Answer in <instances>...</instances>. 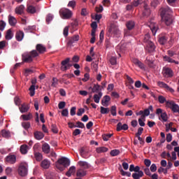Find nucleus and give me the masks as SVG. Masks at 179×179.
<instances>
[{"mask_svg": "<svg viewBox=\"0 0 179 179\" xmlns=\"http://www.w3.org/2000/svg\"><path fill=\"white\" fill-rule=\"evenodd\" d=\"M143 132V128L139 127L138 129L137 133L136 134V136H141V135H142Z\"/></svg>", "mask_w": 179, "mask_h": 179, "instance_id": "nucleus-64", "label": "nucleus"}, {"mask_svg": "<svg viewBox=\"0 0 179 179\" xmlns=\"http://www.w3.org/2000/svg\"><path fill=\"white\" fill-rule=\"evenodd\" d=\"M6 44H8V42H6V41H0V50H3L5 47H6Z\"/></svg>", "mask_w": 179, "mask_h": 179, "instance_id": "nucleus-57", "label": "nucleus"}, {"mask_svg": "<svg viewBox=\"0 0 179 179\" xmlns=\"http://www.w3.org/2000/svg\"><path fill=\"white\" fill-rule=\"evenodd\" d=\"M76 176L77 177H85V176H86V172L82 169H78Z\"/></svg>", "mask_w": 179, "mask_h": 179, "instance_id": "nucleus-45", "label": "nucleus"}, {"mask_svg": "<svg viewBox=\"0 0 179 179\" xmlns=\"http://www.w3.org/2000/svg\"><path fill=\"white\" fill-rule=\"evenodd\" d=\"M5 27H6V22L3 20H0V31H3Z\"/></svg>", "mask_w": 179, "mask_h": 179, "instance_id": "nucleus-49", "label": "nucleus"}, {"mask_svg": "<svg viewBox=\"0 0 179 179\" xmlns=\"http://www.w3.org/2000/svg\"><path fill=\"white\" fill-rule=\"evenodd\" d=\"M110 113L112 115L115 116L117 115V106H113L110 108Z\"/></svg>", "mask_w": 179, "mask_h": 179, "instance_id": "nucleus-52", "label": "nucleus"}, {"mask_svg": "<svg viewBox=\"0 0 179 179\" xmlns=\"http://www.w3.org/2000/svg\"><path fill=\"white\" fill-rule=\"evenodd\" d=\"M157 85L159 87H162L164 89H166V90H168V92H171V93H173L174 90L171 87H170L167 84H166L164 82L159 81L157 83Z\"/></svg>", "mask_w": 179, "mask_h": 179, "instance_id": "nucleus-13", "label": "nucleus"}, {"mask_svg": "<svg viewBox=\"0 0 179 179\" xmlns=\"http://www.w3.org/2000/svg\"><path fill=\"white\" fill-rule=\"evenodd\" d=\"M83 114H85V108H79L77 112V115L82 117Z\"/></svg>", "mask_w": 179, "mask_h": 179, "instance_id": "nucleus-61", "label": "nucleus"}, {"mask_svg": "<svg viewBox=\"0 0 179 179\" xmlns=\"http://www.w3.org/2000/svg\"><path fill=\"white\" fill-rule=\"evenodd\" d=\"M143 16L144 17H149L150 16V8L146 3H144V10L143 11Z\"/></svg>", "mask_w": 179, "mask_h": 179, "instance_id": "nucleus-15", "label": "nucleus"}, {"mask_svg": "<svg viewBox=\"0 0 179 179\" xmlns=\"http://www.w3.org/2000/svg\"><path fill=\"white\" fill-rule=\"evenodd\" d=\"M71 58L67 57L66 59L62 61L60 67L61 71H63V72H65L66 71H68V69H70L71 66H73V64H71Z\"/></svg>", "mask_w": 179, "mask_h": 179, "instance_id": "nucleus-6", "label": "nucleus"}, {"mask_svg": "<svg viewBox=\"0 0 179 179\" xmlns=\"http://www.w3.org/2000/svg\"><path fill=\"white\" fill-rule=\"evenodd\" d=\"M27 12L28 13L34 14L37 12V7L34 6L33 5H27Z\"/></svg>", "mask_w": 179, "mask_h": 179, "instance_id": "nucleus-20", "label": "nucleus"}, {"mask_svg": "<svg viewBox=\"0 0 179 179\" xmlns=\"http://www.w3.org/2000/svg\"><path fill=\"white\" fill-rule=\"evenodd\" d=\"M87 153H89V150H87V148L83 147L80 149V155L84 159H87V157L86 156Z\"/></svg>", "mask_w": 179, "mask_h": 179, "instance_id": "nucleus-24", "label": "nucleus"}, {"mask_svg": "<svg viewBox=\"0 0 179 179\" xmlns=\"http://www.w3.org/2000/svg\"><path fill=\"white\" fill-rule=\"evenodd\" d=\"M7 163H10V164H15L16 163V156L15 155H8L5 159Z\"/></svg>", "mask_w": 179, "mask_h": 179, "instance_id": "nucleus-17", "label": "nucleus"}, {"mask_svg": "<svg viewBox=\"0 0 179 179\" xmlns=\"http://www.w3.org/2000/svg\"><path fill=\"white\" fill-rule=\"evenodd\" d=\"M59 15L62 19H71L72 17V11L68 8H61Z\"/></svg>", "mask_w": 179, "mask_h": 179, "instance_id": "nucleus-7", "label": "nucleus"}, {"mask_svg": "<svg viewBox=\"0 0 179 179\" xmlns=\"http://www.w3.org/2000/svg\"><path fill=\"white\" fill-rule=\"evenodd\" d=\"M24 6L23 5H20V6L15 8V13L17 15H22L24 13Z\"/></svg>", "mask_w": 179, "mask_h": 179, "instance_id": "nucleus-33", "label": "nucleus"}, {"mask_svg": "<svg viewBox=\"0 0 179 179\" xmlns=\"http://www.w3.org/2000/svg\"><path fill=\"white\" fill-rule=\"evenodd\" d=\"M1 135L3 138H6V139H8L10 138V131L3 129L1 130Z\"/></svg>", "mask_w": 179, "mask_h": 179, "instance_id": "nucleus-36", "label": "nucleus"}, {"mask_svg": "<svg viewBox=\"0 0 179 179\" xmlns=\"http://www.w3.org/2000/svg\"><path fill=\"white\" fill-rule=\"evenodd\" d=\"M75 171H76V167L73 166H71L69 171L66 173V176H67V177H71V176H72V174H73Z\"/></svg>", "mask_w": 179, "mask_h": 179, "instance_id": "nucleus-35", "label": "nucleus"}, {"mask_svg": "<svg viewBox=\"0 0 179 179\" xmlns=\"http://www.w3.org/2000/svg\"><path fill=\"white\" fill-rule=\"evenodd\" d=\"M162 20L166 26H170L173 23L171 14L173 10L169 6L162 7L159 10Z\"/></svg>", "mask_w": 179, "mask_h": 179, "instance_id": "nucleus-1", "label": "nucleus"}, {"mask_svg": "<svg viewBox=\"0 0 179 179\" xmlns=\"http://www.w3.org/2000/svg\"><path fill=\"white\" fill-rule=\"evenodd\" d=\"M75 128H81L82 129H83V128H85V124L81 122H77Z\"/></svg>", "mask_w": 179, "mask_h": 179, "instance_id": "nucleus-59", "label": "nucleus"}, {"mask_svg": "<svg viewBox=\"0 0 179 179\" xmlns=\"http://www.w3.org/2000/svg\"><path fill=\"white\" fill-rule=\"evenodd\" d=\"M112 136H113L112 134H106L102 135V138L103 141H105L106 142H107V141H108V139H110V138H111Z\"/></svg>", "mask_w": 179, "mask_h": 179, "instance_id": "nucleus-51", "label": "nucleus"}, {"mask_svg": "<svg viewBox=\"0 0 179 179\" xmlns=\"http://www.w3.org/2000/svg\"><path fill=\"white\" fill-rule=\"evenodd\" d=\"M24 37V33L23 31H17L15 34V38L17 41H22Z\"/></svg>", "mask_w": 179, "mask_h": 179, "instance_id": "nucleus-23", "label": "nucleus"}, {"mask_svg": "<svg viewBox=\"0 0 179 179\" xmlns=\"http://www.w3.org/2000/svg\"><path fill=\"white\" fill-rule=\"evenodd\" d=\"M149 27L154 36L155 34H156V32L157 31V30H159V26L157 25V24L155 22H150Z\"/></svg>", "mask_w": 179, "mask_h": 179, "instance_id": "nucleus-16", "label": "nucleus"}, {"mask_svg": "<svg viewBox=\"0 0 179 179\" xmlns=\"http://www.w3.org/2000/svg\"><path fill=\"white\" fill-rule=\"evenodd\" d=\"M78 164L80 167H83V169H89V167H90V165H89V163L87 162L79 161Z\"/></svg>", "mask_w": 179, "mask_h": 179, "instance_id": "nucleus-39", "label": "nucleus"}, {"mask_svg": "<svg viewBox=\"0 0 179 179\" xmlns=\"http://www.w3.org/2000/svg\"><path fill=\"white\" fill-rule=\"evenodd\" d=\"M34 138L35 139H37L38 141H41L43 138H44V134L41 131H36L34 133Z\"/></svg>", "mask_w": 179, "mask_h": 179, "instance_id": "nucleus-30", "label": "nucleus"}, {"mask_svg": "<svg viewBox=\"0 0 179 179\" xmlns=\"http://www.w3.org/2000/svg\"><path fill=\"white\" fill-rule=\"evenodd\" d=\"M162 75L164 78H173L174 73L171 69L169 67H164L162 70Z\"/></svg>", "mask_w": 179, "mask_h": 179, "instance_id": "nucleus-9", "label": "nucleus"}, {"mask_svg": "<svg viewBox=\"0 0 179 179\" xmlns=\"http://www.w3.org/2000/svg\"><path fill=\"white\" fill-rule=\"evenodd\" d=\"M159 43L162 45H164L166 43H167V38L166 36H162L159 38Z\"/></svg>", "mask_w": 179, "mask_h": 179, "instance_id": "nucleus-46", "label": "nucleus"}, {"mask_svg": "<svg viewBox=\"0 0 179 179\" xmlns=\"http://www.w3.org/2000/svg\"><path fill=\"white\" fill-rule=\"evenodd\" d=\"M126 26L127 27V30H126L124 31V36H131L129 30H132V29H134V27H135V22H134L132 20L128 21L126 23Z\"/></svg>", "mask_w": 179, "mask_h": 179, "instance_id": "nucleus-10", "label": "nucleus"}, {"mask_svg": "<svg viewBox=\"0 0 179 179\" xmlns=\"http://www.w3.org/2000/svg\"><path fill=\"white\" fill-rule=\"evenodd\" d=\"M158 101L161 103V104H163L165 103L166 101V98L162 95H159L158 96Z\"/></svg>", "mask_w": 179, "mask_h": 179, "instance_id": "nucleus-58", "label": "nucleus"}, {"mask_svg": "<svg viewBox=\"0 0 179 179\" xmlns=\"http://www.w3.org/2000/svg\"><path fill=\"white\" fill-rule=\"evenodd\" d=\"M156 114L159 116V120L164 122H167L169 117H167V113L165 111L163 112V109L157 108L156 110Z\"/></svg>", "mask_w": 179, "mask_h": 179, "instance_id": "nucleus-8", "label": "nucleus"}, {"mask_svg": "<svg viewBox=\"0 0 179 179\" xmlns=\"http://www.w3.org/2000/svg\"><path fill=\"white\" fill-rule=\"evenodd\" d=\"M80 36L79 35H73V37L69 41L68 45H72L73 43H76V41H79Z\"/></svg>", "mask_w": 179, "mask_h": 179, "instance_id": "nucleus-27", "label": "nucleus"}, {"mask_svg": "<svg viewBox=\"0 0 179 179\" xmlns=\"http://www.w3.org/2000/svg\"><path fill=\"white\" fill-rule=\"evenodd\" d=\"M19 108H20V113L23 114L24 113H27V111L30 110V106L29 104L23 103L21 105V106Z\"/></svg>", "mask_w": 179, "mask_h": 179, "instance_id": "nucleus-19", "label": "nucleus"}, {"mask_svg": "<svg viewBox=\"0 0 179 179\" xmlns=\"http://www.w3.org/2000/svg\"><path fill=\"white\" fill-rule=\"evenodd\" d=\"M103 96V92H99L97 94H95L94 95V103H96L97 104H99L100 103V99H101V97Z\"/></svg>", "mask_w": 179, "mask_h": 179, "instance_id": "nucleus-25", "label": "nucleus"}, {"mask_svg": "<svg viewBox=\"0 0 179 179\" xmlns=\"http://www.w3.org/2000/svg\"><path fill=\"white\" fill-rule=\"evenodd\" d=\"M20 118H22L23 121H30V120H33V114L29 113L27 115H22Z\"/></svg>", "mask_w": 179, "mask_h": 179, "instance_id": "nucleus-26", "label": "nucleus"}, {"mask_svg": "<svg viewBox=\"0 0 179 179\" xmlns=\"http://www.w3.org/2000/svg\"><path fill=\"white\" fill-rule=\"evenodd\" d=\"M108 33L109 36L110 34H114V36L120 37L121 31H120V29H118V24H117V22H113L110 24V26L108 28Z\"/></svg>", "mask_w": 179, "mask_h": 179, "instance_id": "nucleus-5", "label": "nucleus"}, {"mask_svg": "<svg viewBox=\"0 0 179 179\" xmlns=\"http://www.w3.org/2000/svg\"><path fill=\"white\" fill-rule=\"evenodd\" d=\"M142 3H143V0H134L131 2L133 8H136L139 5H142Z\"/></svg>", "mask_w": 179, "mask_h": 179, "instance_id": "nucleus-37", "label": "nucleus"}, {"mask_svg": "<svg viewBox=\"0 0 179 179\" xmlns=\"http://www.w3.org/2000/svg\"><path fill=\"white\" fill-rule=\"evenodd\" d=\"M122 130L123 131L128 130V124H124L122 125V123H121V122L117 123V132H120V131H122Z\"/></svg>", "mask_w": 179, "mask_h": 179, "instance_id": "nucleus-18", "label": "nucleus"}, {"mask_svg": "<svg viewBox=\"0 0 179 179\" xmlns=\"http://www.w3.org/2000/svg\"><path fill=\"white\" fill-rule=\"evenodd\" d=\"M27 167H29V166L26 162H22L20 164L17 169V173L19 176H20V177H26V176H27V173H28Z\"/></svg>", "mask_w": 179, "mask_h": 179, "instance_id": "nucleus-4", "label": "nucleus"}, {"mask_svg": "<svg viewBox=\"0 0 179 179\" xmlns=\"http://www.w3.org/2000/svg\"><path fill=\"white\" fill-rule=\"evenodd\" d=\"M35 51H36L38 55L44 54V52H47V48L45 46H44V45L39 43L36 45Z\"/></svg>", "mask_w": 179, "mask_h": 179, "instance_id": "nucleus-12", "label": "nucleus"}, {"mask_svg": "<svg viewBox=\"0 0 179 179\" xmlns=\"http://www.w3.org/2000/svg\"><path fill=\"white\" fill-rule=\"evenodd\" d=\"M8 23L10 26H16V23H17V20L15 17L12 15L8 16Z\"/></svg>", "mask_w": 179, "mask_h": 179, "instance_id": "nucleus-28", "label": "nucleus"}, {"mask_svg": "<svg viewBox=\"0 0 179 179\" xmlns=\"http://www.w3.org/2000/svg\"><path fill=\"white\" fill-rule=\"evenodd\" d=\"M155 48H156V46H155V43H153V42L148 41L145 47L146 51H148V52H153Z\"/></svg>", "mask_w": 179, "mask_h": 179, "instance_id": "nucleus-14", "label": "nucleus"}, {"mask_svg": "<svg viewBox=\"0 0 179 179\" xmlns=\"http://www.w3.org/2000/svg\"><path fill=\"white\" fill-rule=\"evenodd\" d=\"M104 40V31L102 30L100 32V34H99V43L101 44V43H103V41Z\"/></svg>", "mask_w": 179, "mask_h": 179, "instance_id": "nucleus-55", "label": "nucleus"}, {"mask_svg": "<svg viewBox=\"0 0 179 179\" xmlns=\"http://www.w3.org/2000/svg\"><path fill=\"white\" fill-rule=\"evenodd\" d=\"M129 171L131 172L134 171V173H139V171H141V167H139V166H135V165L131 164L129 166Z\"/></svg>", "mask_w": 179, "mask_h": 179, "instance_id": "nucleus-29", "label": "nucleus"}, {"mask_svg": "<svg viewBox=\"0 0 179 179\" xmlns=\"http://www.w3.org/2000/svg\"><path fill=\"white\" fill-rule=\"evenodd\" d=\"M111 99L110 98V96L106 95L103 96V99L101 100V104L103 106V107H108V101H110Z\"/></svg>", "mask_w": 179, "mask_h": 179, "instance_id": "nucleus-21", "label": "nucleus"}, {"mask_svg": "<svg viewBox=\"0 0 179 179\" xmlns=\"http://www.w3.org/2000/svg\"><path fill=\"white\" fill-rule=\"evenodd\" d=\"M50 161L47 160V159H44L43 161H42L41 166L43 169H50Z\"/></svg>", "mask_w": 179, "mask_h": 179, "instance_id": "nucleus-31", "label": "nucleus"}, {"mask_svg": "<svg viewBox=\"0 0 179 179\" xmlns=\"http://www.w3.org/2000/svg\"><path fill=\"white\" fill-rule=\"evenodd\" d=\"M13 38V33H12V29H8L6 34V40H12Z\"/></svg>", "mask_w": 179, "mask_h": 179, "instance_id": "nucleus-38", "label": "nucleus"}, {"mask_svg": "<svg viewBox=\"0 0 179 179\" xmlns=\"http://www.w3.org/2000/svg\"><path fill=\"white\" fill-rule=\"evenodd\" d=\"M106 152H108V148L106 147H99L96 148L97 153H106Z\"/></svg>", "mask_w": 179, "mask_h": 179, "instance_id": "nucleus-41", "label": "nucleus"}, {"mask_svg": "<svg viewBox=\"0 0 179 179\" xmlns=\"http://www.w3.org/2000/svg\"><path fill=\"white\" fill-rule=\"evenodd\" d=\"M120 153V150H113L110 152V155H112L113 157L118 156Z\"/></svg>", "mask_w": 179, "mask_h": 179, "instance_id": "nucleus-53", "label": "nucleus"}, {"mask_svg": "<svg viewBox=\"0 0 179 179\" xmlns=\"http://www.w3.org/2000/svg\"><path fill=\"white\" fill-rule=\"evenodd\" d=\"M69 114V111L68 110V108L64 109L62 111V115L63 117H68Z\"/></svg>", "mask_w": 179, "mask_h": 179, "instance_id": "nucleus-63", "label": "nucleus"}, {"mask_svg": "<svg viewBox=\"0 0 179 179\" xmlns=\"http://www.w3.org/2000/svg\"><path fill=\"white\" fill-rule=\"evenodd\" d=\"M119 170H120L122 176H127V177H131V172L124 171V169H122V168L121 166H120V168H119Z\"/></svg>", "mask_w": 179, "mask_h": 179, "instance_id": "nucleus-43", "label": "nucleus"}, {"mask_svg": "<svg viewBox=\"0 0 179 179\" xmlns=\"http://www.w3.org/2000/svg\"><path fill=\"white\" fill-rule=\"evenodd\" d=\"M27 145H22L20 146V150L22 155H26L27 153Z\"/></svg>", "mask_w": 179, "mask_h": 179, "instance_id": "nucleus-42", "label": "nucleus"}, {"mask_svg": "<svg viewBox=\"0 0 179 179\" xmlns=\"http://www.w3.org/2000/svg\"><path fill=\"white\" fill-rule=\"evenodd\" d=\"M168 55H165L163 57V59L165 62H169V64H175L176 65H178L179 62L173 59V57L176 55V52L173 50L167 51Z\"/></svg>", "mask_w": 179, "mask_h": 179, "instance_id": "nucleus-3", "label": "nucleus"}, {"mask_svg": "<svg viewBox=\"0 0 179 179\" xmlns=\"http://www.w3.org/2000/svg\"><path fill=\"white\" fill-rule=\"evenodd\" d=\"M90 89H92V93H97L99 90H101V86L99 84H95L93 87H90Z\"/></svg>", "mask_w": 179, "mask_h": 179, "instance_id": "nucleus-32", "label": "nucleus"}, {"mask_svg": "<svg viewBox=\"0 0 179 179\" xmlns=\"http://www.w3.org/2000/svg\"><path fill=\"white\" fill-rule=\"evenodd\" d=\"M52 132H54V134H58V128L57 127V124H52Z\"/></svg>", "mask_w": 179, "mask_h": 179, "instance_id": "nucleus-62", "label": "nucleus"}, {"mask_svg": "<svg viewBox=\"0 0 179 179\" xmlns=\"http://www.w3.org/2000/svg\"><path fill=\"white\" fill-rule=\"evenodd\" d=\"M65 106H66V103H65V101H60L58 104V107L59 110H62V108H65Z\"/></svg>", "mask_w": 179, "mask_h": 179, "instance_id": "nucleus-60", "label": "nucleus"}, {"mask_svg": "<svg viewBox=\"0 0 179 179\" xmlns=\"http://www.w3.org/2000/svg\"><path fill=\"white\" fill-rule=\"evenodd\" d=\"M52 19H54V15H52V14H48L45 18L46 23L50 24V22H51Z\"/></svg>", "mask_w": 179, "mask_h": 179, "instance_id": "nucleus-48", "label": "nucleus"}, {"mask_svg": "<svg viewBox=\"0 0 179 179\" xmlns=\"http://www.w3.org/2000/svg\"><path fill=\"white\" fill-rule=\"evenodd\" d=\"M146 64L150 66V68H153V60L149 57L146 58Z\"/></svg>", "mask_w": 179, "mask_h": 179, "instance_id": "nucleus-50", "label": "nucleus"}, {"mask_svg": "<svg viewBox=\"0 0 179 179\" xmlns=\"http://www.w3.org/2000/svg\"><path fill=\"white\" fill-rule=\"evenodd\" d=\"M50 145L47 143H45L42 145V150L43 152V153H45L46 155H48V153H50Z\"/></svg>", "mask_w": 179, "mask_h": 179, "instance_id": "nucleus-22", "label": "nucleus"}, {"mask_svg": "<svg viewBox=\"0 0 179 179\" xmlns=\"http://www.w3.org/2000/svg\"><path fill=\"white\" fill-rule=\"evenodd\" d=\"M34 157L36 160H37V162H40L43 159V155L40 152H35Z\"/></svg>", "mask_w": 179, "mask_h": 179, "instance_id": "nucleus-44", "label": "nucleus"}, {"mask_svg": "<svg viewBox=\"0 0 179 179\" xmlns=\"http://www.w3.org/2000/svg\"><path fill=\"white\" fill-rule=\"evenodd\" d=\"M57 163L62 164L64 167H68L71 164V161L66 157H62L58 159Z\"/></svg>", "mask_w": 179, "mask_h": 179, "instance_id": "nucleus-11", "label": "nucleus"}, {"mask_svg": "<svg viewBox=\"0 0 179 179\" xmlns=\"http://www.w3.org/2000/svg\"><path fill=\"white\" fill-rule=\"evenodd\" d=\"M56 167H57V169H58V170H59L60 171H64V170H65V168H66V166H64L62 165V164L58 163V164H57Z\"/></svg>", "mask_w": 179, "mask_h": 179, "instance_id": "nucleus-56", "label": "nucleus"}, {"mask_svg": "<svg viewBox=\"0 0 179 179\" xmlns=\"http://www.w3.org/2000/svg\"><path fill=\"white\" fill-rule=\"evenodd\" d=\"M68 6L69 8H75L76 6V1L75 0L70 1L68 3Z\"/></svg>", "mask_w": 179, "mask_h": 179, "instance_id": "nucleus-54", "label": "nucleus"}, {"mask_svg": "<svg viewBox=\"0 0 179 179\" xmlns=\"http://www.w3.org/2000/svg\"><path fill=\"white\" fill-rule=\"evenodd\" d=\"M131 176L134 179H141L143 176V171L135 172Z\"/></svg>", "mask_w": 179, "mask_h": 179, "instance_id": "nucleus-34", "label": "nucleus"}, {"mask_svg": "<svg viewBox=\"0 0 179 179\" xmlns=\"http://www.w3.org/2000/svg\"><path fill=\"white\" fill-rule=\"evenodd\" d=\"M110 113V108L101 106V114H108Z\"/></svg>", "mask_w": 179, "mask_h": 179, "instance_id": "nucleus-47", "label": "nucleus"}, {"mask_svg": "<svg viewBox=\"0 0 179 179\" xmlns=\"http://www.w3.org/2000/svg\"><path fill=\"white\" fill-rule=\"evenodd\" d=\"M21 125H22V128H24V129H25V131H28L31 127L30 122H22L21 123Z\"/></svg>", "mask_w": 179, "mask_h": 179, "instance_id": "nucleus-40", "label": "nucleus"}, {"mask_svg": "<svg viewBox=\"0 0 179 179\" xmlns=\"http://www.w3.org/2000/svg\"><path fill=\"white\" fill-rule=\"evenodd\" d=\"M22 57L23 62L30 64L31 62H33V58L38 57V52H37V50H33L29 53H24Z\"/></svg>", "mask_w": 179, "mask_h": 179, "instance_id": "nucleus-2", "label": "nucleus"}]
</instances>
